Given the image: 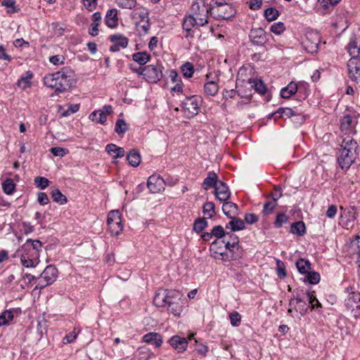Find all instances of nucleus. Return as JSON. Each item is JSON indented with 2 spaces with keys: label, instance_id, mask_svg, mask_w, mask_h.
Segmentation results:
<instances>
[{
  "label": "nucleus",
  "instance_id": "nucleus-46",
  "mask_svg": "<svg viewBox=\"0 0 360 360\" xmlns=\"http://www.w3.org/2000/svg\"><path fill=\"white\" fill-rule=\"evenodd\" d=\"M208 226L207 218H197L193 223V230L196 233H201Z\"/></svg>",
  "mask_w": 360,
  "mask_h": 360
},
{
  "label": "nucleus",
  "instance_id": "nucleus-56",
  "mask_svg": "<svg viewBox=\"0 0 360 360\" xmlns=\"http://www.w3.org/2000/svg\"><path fill=\"white\" fill-rule=\"evenodd\" d=\"M288 217L283 212L277 214L275 221L274 223V226L277 229L282 227V226L287 223Z\"/></svg>",
  "mask_w": 360,
  "mask_h": 360
},
{
  "label": "nucleus",
  "instance_id": "nucleus-23",
  "mask_svg": "<svg viewBox=\"0 0 360 360\" xmlns=\"http://www.w3.org/2000/svg\"><path fill=\"white\" fill-rule=\"evenodd\" d=\"M345 49L351 58H360V40L351 38Z\"/></svg>",
  "mask_w": 360,
  "mask_h": 360
},
{
  "label": "nucleus",
  "instance_id": "nucleus-33",
  "mask_svg": "<svg viewBox=\"0 0 360 360\" xmlns=\"http://www.w3.org/2000/svg\"><path fill=\"white\" fill-rule=\"evenodd\" d=\"M297 82H290L286 86L283 87L281 90V96L283 98H289L292 96L295 95L297 91Z\"/></svg>",
  "mask_w": 360,
  "mask_h": 360
},
{
  "label": "nucleus",
  "instance_id": "nucleus-6",
  "mask_svg": "<svg viewBox=\"0 0 360 360\" xmlns=\"http://www.w3.org/2000/svg\"><path fill=\"white\" fill-rule=\"evenodd\" d=\"M218 240L213 241L210 246V252L215 259L224 261H230L238 259L242 256V250L239 248V239L238 236H234L233 241H226L225 243L226 252L221 251L218 248Z\"/></svg>",
  "mask_w": 360,
  "mask_h": 360
},
{
  "label": "nucleus",
  "instance_id": "nucleus-52",
  "mask_svg": "<svg viewBox=\"0 0 360 360\" xmlns=\"http://www.w3.org/2000/svg\"><path fill=\"white\" fill-rule=\"evenodd\" d=\"M202 212L207 218L212 219L216 214L215 205L212 202H207L202 206Z\"/></svg>",
  "mask_w": 360,
  "mask_h": 360
},
{
  "label": "nucleus",
  "instance_id": "nucleus-51",
  "mask_svg": "<svg viewBox=\"0 0 360 360\" xmlns=\"http://www.w3.org/2000/svg\"><path fill=\"white\" fill-rule=\"evenodd\" d=\"M2 188L4 192L7 195H11L13 193L15 189V184L12 179L7 178L2 183Z\"/></svg>",
  "mask_w": 360,
  "mask_h": 360
},
{
  "label": "nucleus",
  "instance_id": "nucleus-54",
  "mask_svg": "<svg viewBox=\"0 0 360 360\" xmlns=\"http://www.w3.org/2000/svg\"><path fill=\"white\" fill-rule=\"evenodd\" d=\"M280 15L279 11L275 8H268L264 10V15L268 21L276 20Z\"/></svg>",
  "mask_w": 360,
  "mask_h": 360
},
{
  "label": "nucleus",
  "instance_id": "nucleus-8",
  "mask_svg": "<svg viewBox=\"0 0 360 360\" xmlns=\"http://www.w3.org/2000/svg\"><path fill=\"white\" fill-rule=\"evenodd\" d=\"M42 243L39 240L27 239L18 250L20 257L40 260Z\"/></svg>",
  "mask_w": 360,
  "mask_h": 360
},
{
  "label": "nucleus",
  "instance_id": "nucleus-22",
  "mask_svg": "<svg viewBox=\"0 0 360 360\" xmlns=\"http://www.w3.org/2000/svg\"><path fill=\"white\" fill-rule=\"evenodd\" d=\"M321 42L319 34H310L307 36L306 40L303 42L304 48L310 53L316 52Z\"/></svg>",
  "mask_w": 360,
  "mask_h": 360
},
{
  "label": "nucleus",
  "instance_id": "nucleus-20",
  "mask_svg": "<svg viewBox=\"0 0 360 360\" xmlns=\"http://www.w3.org/2000/svg\"><path fill=\"white\" fill-rule=\"evenodd\" d=\"M198 26V22L190 15H186L182 22V29L186 32V38H193L194 37V30L193 28Z\"/></svg>",
  "mask_w": 360,
  "mask_h": 360
},
{
  "label": "nucleus",
  "instance_id": "nucleus-55",
  "mask_svg": "<svg viewBox=\"0 0 360 360\" xmlns=\"http://www.w3.org/2000/svg\"><path fill=\"white\" fill-rule=\"evenodd\" d=\"M277 203L275 202V200H268L266 201L263 206V210L262 211V214L264 216L269 215L273 213L275 207H276Z\"/></svg>",
  "mask_w": 360,
  "mask_h": 360
},
{
  "label": "nucleus",
  "instance_id": "nucleus-62",
  "mask_svg": "<svg viewBox=\"0 0 360 360\" xmlns=\"http://www.w3.org/2000/svg\"><path fill=\"white\" fill-rule=\"evenodd\" d=\"M39 262L40 260L20 257V262L22 265L26 268H34L38 265Z\"/></svg>",
  "mask_w": 360,
  "mask_h": 360
},
{
  "label": "nucleus",
  "instance_id": "nucleus-28",
  "mask_svg": "<svg viewBox=\"0 0 360 360\" xmlns=\"http://www.w3.org/2000/svg\"><path fill=\"white\" fill-rule=\"evenodd\" d=\"M105 21V24L109 27L114 28L117 27L118 25L117 10L116 8H112L108 11Z\"/></svg>",
  "mask_w": 360,
  "mask_h": 360
},
{
  "label": "nucleus",
  "instance_id": "nucleus-12",
  "mask_svg": "<svg viewBox=\"0 0 360 360\" xmlns=\"http://www.w3.org/2000/svg\"><path fill=\"white\" fill-rule=\"evenodd\" d=\"M348 78L360 88V58H350L347 63Z\"/></svg>",
  "mask_w": 360,
  "mask_h": 360
},
{
  "label": "nucleus",
  "instance_id": "nucleus-59",
  "mask_svg": "<svg viewBox=\"0 0 360 360\" xmlns=\"http://www.w3.org/2000/svg\"><path fill=\"white\" fill-rule=\"evenodd\" d=\"M50 181L48 179L43 176H37L34 179V184L41 190L46 188L49 186Z\"/></svg>",
  "mask_w": 360,
  "mask_h": 360
},
{
  "label": "nucleus",
  "instance_id": "nucleus-53",
  "mask_svg": "<svg viewBox=\"0 0 360 360\" xmlns=\"http://www.w3.org/2000/svg\"><path fill=\"white\" fill-rule=\"evenodd\" d=\"M181 70L184 77L191 78L194 74L193 65L190 62H186L181 65Z\"/></svg>",
  "mask_w": 360,
  "mask_h": 360
},
{
  "label": "nucleus",
  "instance_id": "nucleus-2",
  "mask_svg": "<svg viewBox=\"0 0 360 360\" xmlns=\"http://www.w3.org/2000/svg\"><path fill=\"white\" fill-rule=\"evenodd\" d=\"M185 301L184 294L174 289L160 288L153 298V303L156 307L164 308L168 313L177 317L183 311Z\"/></svg>",
  "mask_w": 360,
  "mask_h": 360
},
{
  "label": "nucleus",
  "instance_id": "nucleus-3",
  "mask_svg": "<svg viewBox=\"0 0 360 360\" xmlns=\"http://www.w3.org/2000/svg\"><path fill=\"white\" fill-rule=\"evenodd\" d=\"M185 301L184 294L174 289L160 288L153 298V303L156 307L164 308L168 313L177 317L183 311Z\"/></svg>",
  "mask_w": 360,
  "mask_h": 360
},
{
  "label": "nucleus",
  "instance_id": "nucleus-58",
  "mask_svg": "<svg viewBox=\"0 0 360 360\" xmlns=\"http://www.w3.org/2000/svg\"><path fill=\"white\" fill-rule=\"evenodd\" d=\"M211 231L213 237H216L218 239L222 238L226 235H229V233H226L224 227L221 225L214 226Z\"/></svg>",
  "mask_w": 360,
  "mask_h": 360
},
{
  "label": "nucleus",
  "instance_id": "nucleus-64",
  "mask_svg": "<svg viewBox=\"0 0 360 360\" xmlns=\"http://www.w3.org/2000/svg\"><path fill=\"white\" fill-rule=\"evenodd\" d=\"M79 104H71L68 105V108L60 112V116L65 117L70 116L71 114L77 112L79 110Z\"/></svg>",
  "mask_w": 360,
  "mask_h": 360
},
{
  "label": "nucleus",
  "instance_id": "nucleus-18",
  "mask_svg": "<svg viewBox=\"0 0 360 360\" xmlns=\"http://www.w3.org/2000/svg\"><path fill=\"white\" fill-rule=\"evenodd\" d=\"M109 39L113 43L110 47V51L112 52H117L121 49H125L129 44V39L122 34L110 35Z\"/></svg>",
  "mask_w": 360,
  "mask_h": 360
},
{
  "label": "nucleus",
  "instance_id": "nucleus-44",
  "mask_svg": "<svg viewBox=\"0 0 360 360\" xmlns=\"http://www.w3.org/2000/svg\"><path fill=\"white\" fill-rule=\"evenodd\" d=\"M296 266L298 271L302 274H306L311 269V263L309 261L302 258L297 261Z\"/></svg>",
  "mask_w": 360,
  "mask_h": 360
},
{
  "label": "nucleus",
  "instance_id": "nucleus-35",
  "mask_svg": "<svg viewBox=\"0 0 360 360\" xmlns=\"http://www.w3.org/2000/svg\"><path fill=\"white\" fill-rule=\"evenodd\" d=\"M101 20V13L100 12H96L92 15V20L93 22L91 25V29L89 30V34L96 37L98 34V26L100 25V22Z\"/></svg>",
  "mask_w": 360,
  "mask_h": 360
},
{
  "label": "nucleus",
  "instance_id": "nucleus-14",
  "mask_svg": "<svg viewBox=\"0 0 360 360\" xmlns=\"http://www.w3.org/2000/svg\"><path fill=\"white\" fill-rule=\"evenodd\" d=\"M182 108L187 117H193L196 115L200 110V99L197 96L187 97L182 102Z\"/></svg>",
  "mask_w": 360,
  "mask_h": 360
},
{
  "label": "nucleus",
  "instance_id": "nucleus-5",
  "mask_svg": "<svg viewBox=\"0 0 360 360\" xmlns=\"http://www.w3.org/2000/svg\"><path fill=\"white\" fill-rule=\"evenodd\" d=\"M358 147L357 142L352 137L347 136L343 138L338 157V162L342 169H348L354 163Z\"/></svg>",
  "mask_w": 360,
  "mask_h": 360
},
{
  "label": "nucleus",
  "instance_id": "nucleus-45",
  "mask_svg": "<svg viewBox=\"0 0 360 360\" xmlns=\"http://www.w3.org/2000/svg\"><path fill=\"white\" fill-rule=\"evenodd\" d=\"M129 129V124L123 120L118 119L115 125V131L119 135L122 136Z\"/></svg>",
  "mask_w": 360,
  "mask_h": 360
},
{
  "label": "nucleus",
  "instance_id": "nucleus-29",
  "mask_svg": "<svg viewBox=\"0 0 360 360\" xmlns=\"http://www.w3.org/2000/svg\"><path fill=\"white\" fill-rule=\"evenodd\" d=\"M360 305V292H352L348 295L345 301L346 309L354 308L355 306Z\"/></svg>",
  "mask_w": 360,
  "mask_h": 360
},
{
  "label": "nucleus",
  "instance_id": "nucleus-57",
  "mask_svg": "<svg viewBox=\"0 0 360 360\" xmlns=\"http://www.w3.org/2000/svg\"><path fill=\"white\" fill-rule=\"evenodd\" d=\"M310 284H317L321 279L320 274L316 271H309L306 274L305 278Z\"/></svg>",
  "mask_w": 360,
  "mask_h": 360
},
{
  "label": "nucleus",
  "instance_id": "nucleus-32",
  "mask_svg": "<svg viewBox=\"0 0 360 360\" xmlns=\"http://www.w3.org/2000/svg\"><path fill=\"white\" fill-rule=\"evenodd\" d=\"M224 203L222 206V211L224 214L229 218H232L238 213V205L232 202L224 201Z\"/></svg>",
  "mask_w": 360,
  "mask_h": 360
},
{
  "label": "nucleus",
  "instance_id": "nucleus-27",
  "mask_svg": "<svg viewBox=\"0 0 360 360\" xmlns=\"http://www.w3.org/2000/svg\"><path fill=\"white\" fill-rule=\"evenodd\" d=\"M105 151L114 159L124 156L125 151L123 148L118 147L114 143H109L105 146Z\"/></svg>",
  "mask_w": 360,
  "mask_h": 360
},
{
  "label": "nucleus",
  "instance_id": "nucleus-4",
  "mask_svg": "<svg viewBox=\"0 0 360 360\" xmlns=\"http://www.w3.org/2000/svg\"><path fill=\"white\" fill-rule=\"evenodd\" d=\"M43 81L46 86L54 89V94L58 95L74 86L77 77L75 71L70 67L65 66L56 72L45 75Z\"/></svg>",
  "mask_w": 360,
  "mask_h": 360
},
{
  "label": "nucleus",
  "instance_id": "nucleus-63",
  "mask_svg": "<svg viewBox=\"0 0 360 360\" xmlns=\"http://www.w3.org/2000/svg\"><path fill=\"white\" fill-rule=\"evenodd\" d=\"M270 30L275 34L279 35L285 30V26L282 22H274Z\"/></svg>",
  "mask_w": 360,
  "mask_h": 360
},
{
  "label": "nucleus",
  "instance_id": "nucleus-43",
  "mask_svg": "<svg viewBox=\"0 0 360 360\" xmlns=\"http://www.w3.org/2000/svg\"><path fill=\"white\" fill-rule=\"evenodd\" d=\"M290 233L297 236H303L306 233V226L302 221L292 223L290 228Z\"/></svg>",
  "mask_w": 360,
  "mask_h": 360
},
{
  "label": "nucleus",
  "instance_id": "nucleus-11",
  "mask_svg": "<svg viewBox=\"0 0 360 360\" xmlns=\"http://www.w3.org/2000/svg\"><path fill=\"white\" fill-rule=\"evenodd\" d=\"M58 276V269L53 265L47 266L38 278L39 282L36 288L40 290L51 285Z\"/></svg>",
  "mask_w": 360,
  "mask_h": 360
},
{
  "label": "nucleus",
  "instance_id": "nucleus-1",
  "mask_svg": "<svg viewBox=\"0 0 360 360\" xmlns=\"http://www.w3.org/2000/svg\"><path fill=\"white\" fill-rule=\"evenodd\" d=\"M185 301L184 294L174 289L160 288L153 298V303L156 307L164 308L168 313L177 317L183 311Z\"/></svg>",
  "mask_w": 360,
  "mask_h": 360
},
{
  "label": "nucleus",
  "instance_id": "nucleus-21",
  "mask_svg": "<svg viewBox=\"0 0 360 360\" xmlns=\"http://www.w3.org/2000/svg\"><path fill=\"white\" fill-rule=\"evenodd\" d=\"M214 195L218 200L220 202H224L228 200L230 198L231 192L228 186L225 183L219 181L214 188Z\"/></svg>",
  "mask_w": 360,
  "mask_h": 360
},
{
  "label": "nucleus",
  "instance_id": "nucleus-26",
  "mask_svg": "<svg viewBox=\"0 0 360 360\" xmlns=\"http://www.w3.org/2000/svg\"><path fill=\"white\" fill-rule=\"evenodd\" d=\"M131 15L132 19L137 20L138 23H141V22L149 20L150 18L148 10L143 7H139L134 9Z\"/></svg>",
  "mask_w": 360,
  "mask_h": 360
},
{
  "label": "nucleus",
  "instance_id": "nucleus-39",
  "mask_svg": "<svg viewBox=\"0 0 360 360\" xmlns=\"http://www.w3.org/2000/svg\"><path fill=\"white\" fill-rule=\"evenodd\" d=\"M50 195L53 200L59 205H64L68 201L66 196L58 188H51Z\"/></svg>",
  "mask_w": 360,
  "mask_h": 360
},
{
  "label": "nucleus",
  "instance_id": "nucleus-19",
  "mask_svg": "<svg viewBox=\"0 0 360 360\" xmlns=\"http://www.w3.org/2000/svg\"><path fill=\"white\" fill-rule=\"evenodd\" d=\"M252 44L263 46L268 41L267 34L262 28H253L249 35Z\"/></svg>",
  "mask_w": 360,
  "mask_h": 360
},
{
  "label": "nucleus",
  "instance_id": "nucleus-47",
  "mask_svg": "<svg viewBox=\"0 0 360 360\" xmlns=\"http://www.w3.org/2000/svg\"><path fill=\"white\" fill-rule=\"evenodd\" d=\"M109 231L112 235L117 236L119 235L123 230V225L122 223V220L118 221H108L107 222Z\"/></svg>",
  "mask_w": 360,
  "mask_h": 360
},
{
  "label": "nucleus",
  "instance_id": "nucleus-61",
  "mask_svg": "<svg viewBox=\"0 0 360 360\" xmlns=\"http://www.w3.org/2000/svg\"><path fill=\"white\" fill-rule=\"evenodd\" d=\"M276 273L280 278H284L286 276L285 265L280 259L276 260Z\"/></svg>",
  "mask_w": 360,
  "mask_h": 360
},
{
  "label": "nucleus",
  "instance_id": "nucleus-17",
  "mask_svg": "<svg viewBox=\"0 0 360 360\" xmlns=\"http://www.w3.org/2000/svg\"><path fill=\"white\" fill-rule=\"evenodd\" d=\"M113 112L110 105H105L102 109L94 110L89 115V119L99 124H104L107 120V116Z\"/></svg>",
  "mask_w": 360,
  "mask_h": 360
},
{
  "label": "nucleus",
  "instance_id": "nucleus-10",
  "mask_svg": "<svg viewBox=\"0 0 360 360\" xmlns=\"http://www.w3.org/2000/svg\"><path fill=\"white\" fill-rule=\"evenodd\" d=\"M163 66L161 63L158 62L156 65H148L141 69V73L143 78L149 83H157L163 77Z\"/></svg>",
  "mask_w": 360,
  "mask_h": 360
},
{
  "label": "nucleus",
  "instance_id": "nucleus-36",
  "mask_svg": "<svg viewBox=\"0 0 360 360\" xmlns=\"http://www.w3.org/2000/svg\"><path fill=\"white\" fill-rule=\"evenodd\" d=\"M231 219V220L226 226V229H230L232 231H238L245 229V223L242 219L234 216Z\"/></svg>",
  "mask_w": 360,
  "mask_h": 360
},
{
  "label": "nucleus",
  "instance_id": "nucleus-37",
  "mask_svg": "<svg viewBox=\"0 0 360 360\" xmlns=\"http://www.w3.org/2000/svg\"><path fill=\"white\" fill-rule=\"evenodd\" d=\"M219 91V85L214 81H208L204 84V93L207 96H214Z\"/></svg>",
  "mask_w": 360,
  "mask_h": 360
},
{
  "label": "nucleus",
  "instance_id": "nucleus-42",
  "mask_svg": "<svg viewBox=\"0 0 360 360\" xmlns=\"http://www.w3.org/2000/svg\"><path fill=\"white\" fill-rule=\"evenodd\" d=\"M127 160L132 167H137L141 162V155L138 150L133 149L127 155Z\"/></svg>",
  "mask_w": 360,
  "mask_h": 360
},
{
  "label": "nucleus",
  "instance_id": "nucleus-30",
  "mask_svg": "<svg viewBox=\"0 0 360 360\" xmlns=\"http://www.w3.org/2000/svg\"><path fill=\"white\" fill-rule=\"evenodd\" d=\"M33 76L34 75L32 72L30 70L26 72L18 79L17 85L22 90L30 88L32 86L31 80L33 78Z\"/></svg>",
  "mask_w": 360,
  "mask_h": 360
},
{
  "label": "nucleus",
  "instance_id": "nucleus-40",
  "mask_svg": "<svg viewBox=\"0 0 360 360\" xmlns=\"http://www.w3.org/2000/svg\"><path fill=\"white\" fill-rule=\"evenodd\" d=\"M295 115V111L290 108H280L276 110L273 116L275 117V119L278 118H289Z\"/></svg>",
  "mask_w": 360,
  "mask_h": 360
},
{
  "label": "nucleus",
  "instance_id": "nucleus-13",
  "mask_svg": "<svg viewBox=\"0 0 360 360\" xmlns=\"http://www.w3.org/2000/svg\"><path fill=\"white\" fill-rule=\"evenodd\" d=\"M289 305L290 307H294L295 311L301 316L305 315L309 309V305L307 302V298L304 292L294 294L290 300Z\"/></svg>",
  "mask_w": 360,
  "mask_h": 360
},
{
  "label": "nucleus",
  "instance_id": "nucleus-31",
  "mask_svg": "<svg viewBox=\"0 0 360 360\" xmlns=\"http://www.w3.org/2000/svg\"><path fill=\"white\" fill-rule=\"evenodd\" d=\"M219 181L217 174L214 172H209L207 176L204 179L202 187L205 190L215 188Z\"/></svg>",
  "mask_w": 360,
  "mask_h": 360
},
{
  "label": "nucleus",
  "instance_id": "nucleus-16",
  "mask_svg": "<svg viewBox=\"0 0 360 360\" xmlns=\"http://www.w3.org/2000/svg\"><path fill=\"white\" fill-rule=\"evenodd\" d=\"M166 181L159 174H153L149 176L147 182L148 189L153 193H160L165 190Z\"/></svg>",
  "mask_w": 360,
  "mask_h": 360
},
{
  "label": "nucleus",
  "instance_id": "nucleus-41",
  "mask_svg": "<svg viewBox=\"0 0 360 360\" xmlns=\"http://www.w3.org/2000/svg\"><path fill=\"white\" fill-rule=\"evenodd\" d=\"M314 293L315 292L314 291L311 292H304L307 301L308 302V305H309V308L311 309V310L321 307V304L317 300Z\"/></svg>",
  "mask_w": 360,
  "mask_h": 360
},
{
  "label": "nucleus",
  "instance_id": "nucleus-25",
  "mask_svg": "<svg viewBox=\"0 0 360 360\" xmlns=\"http://www.w3.org/2000/svg\"><path fill=\"white\" fill-rule=\"evenodd\" d=\"M297 91L296 92V98L299 101L305 100L309 95L310 89L308 83L301 81L296 84Z\"/></svg>",
  "mask_w": 360,
  "mask_h": 360
},
{
  "label": "nucleus",
  "instance_id": "nucleus-34",
  "mask_svg": "<svg viewBox=\"0 0 360 360\" xmlns=\"http://www.w3.org/2000/svg\"><path fill=\"white\" fill-rule=\"evenodd\" d=\"M356 119L349 115H345L341 120V129L342 130L352 131L356 124Z\"/></svg>",
  "mask_w": 360,
  "mask_h": 360
},
{
  "label": "nucleus",
  "instance_id": "nucleus-60",
  "mask_svg": "<svg viewBox=\"0 0 360 360\" xmlns=\"http://www.w3.org/2000/svg\"><path fill=\"white\" fill-rule=\"evenodd\" d=\"M117 5L125 9H132L136 5V0H116Z\"/></svg>",
  "mask_w": 360,
  "mask_h": 360
},
{
  "label": "nucleus",
  "instance_id": "nucleus-38",
  "mask_svg": "<svg viewBox=\"0 0 360 360\" xmlns=\"http://www.w3.org/2000/svg\"><path fill=\"white\" fill-rule=\"evenodd\" d=\"M132 59L141 65L146 64L150 59V55L146 51L134 53Z\"/></svg>",
  "mask_w": 360,
  "mask_h": 360
},
{
  "label": "nucleus",
  "instance_id": "nucleus-48",
  "mask_svg": "<svg viewBox=\"0 0 360 360\" xmlns=\"http://www.w3.org/2000/svg\"><path fill=\"white\" fill-rule=\"evenodd\" d=\"M137 352V360H149L154 356L153 353L146 347H139Z\"/></svg>",
  "mask_w": 360,
  "mask_h": 360
},
{
  "label": "nucleus",
  "instance_id": "nucleus-15",
  "mask_svg": "<svg viewBox=\"0 0 360 360\" xmlns=\"http://www.w3.org/2000/svg\"><path fill=\"white\" fill-rule=\"evenodd\" d=\"M194 334L192 333L188 337L184 338L178 335H175L170 338L167 342L169 345L175 349L178 353H183L186 351L188 341L194 338Z\"/></svg>",
  "mask_w": 360,
  "mask_h": 360
},
{
  "label": "nucleus",
  "instance_id": "nucleus-9",
  "mask_svg": "<svg viewBox=\"0 0 360 360\" xmlns=\"http://www.w3.org/2000/svg\"><path fill=\"white\" fill-rule=\"evenodd\" d=\"M191 11L190 15L198 22V26H205L208 23L209 6H206L204 0L194 1L191 5Z\"/></svg>",
  "mask_w": 360,
  "mask_h": 360
},
{
  "label": "nucleus",
  "instance_id": "nucleus-49",
  "mask_svg": "<svg viewBox=\"0 0 360 360\" xmlns=\"http://www.w3.org/2000/svg\"><path fill=\"white\" fill-rule=\"evenodd\" d=\"M15 310H5L0 314V327L6 325L14 318L13 312Z\"/></svg>",
  "mask_w": 360,
  "mask_h": 360
},
{
  "label": "nucleus",
  "instance_id": "nucleus-24",
  "mask_svg": "<svg viewBox=\"0 0 360 360\" xmlns=\"http://www.w3.org/2000/svg\"><path fill=\"white\" fill-rule=\"evenodd\" d=\"M143 342L153 345L155 347L158 348L162 345V337L158 333H148L144 335L142 338Z\"/></svg>",
  "mask_w": 360,
  "mask_h": 360
},
{
  "label": "nucleus",
  "instance_id": "nucleus-50",
  "mask_svg": "<svg viewBox=\"0 0 360 360\" xmlns=\"http://www.w3.org/2000/svg\"><path fill=\"white\" fill-rule=\"evenodd\" d=\"M250 83L252 87L259 94H264L266 92V86L262 79H252Z\"/></svg>",
  "mask_w": 360,
  "mask_h": 360
},
{
  "label": "nucleus",
  "instance_id": "nucleus-7",
  "mask_svg": "<svg viewBox=\"0 0 360 360\" xmlns=\"http://www.w3.org/2000/svg\"><path fill=\"white\" fill-rule=\"evenodd\" d=\"M210 15L217 20H227L236 15L233 6L226 0H211L209 4Z\"/></svg>",
  "mask_w": 360,
  "mask_h": 360
}]
</instances>
